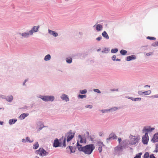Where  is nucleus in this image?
<instances>
[{
  "mask_svg": "<svg viewBox=\"0 0 158 158\" xmlns=\"http://www.w3.org/2000/svg\"><path fill=\"white\" fill-rule=\"evenodd\" d=\"M77 146L79 151L83 152L85 154L88 155L91 154L95 148L93 144H89L82 146L81 145L79 144L78 141L77 143Z\"/></svg>",
  "mask_w": 158,
  "mask_h": 158,
  "instance_id": "1",
  "label": "nucleus"
},
{
  "mask_svg": "<svg viewBox=\"0 0 158 158\" xmlns=\"http://www.w3.org/2000/svg\"><path fill=\"white\" fill-rule=\"evenodd\" d=\"M38 98H41L44 101L47 102L48 101L53 102L54 99L55 97L52 95L43 96L40 95Z\"/></svg>",
  "mask_w": 158,
  "mask_h": 158,
  "instance_id": "2",
  "label": "nucleus"
},
{
  "mask_svg": "<svg viewBox=\"0 0 158 158\" xmlns=\"http://www.w3.org/2000/svg\"><path fill=\"white\" fill-rule=\"evenodd\" d=\"M130 141H129V144L130 145H134L138 143L139 140V137L136 136L131 135L129 136Z\"/></svg>",
  "mask_w": 158,
  "mask_h": 158,
  "instance_id": "3",
  "label": "nucleus"
},
{
  "mask_svg": "<svg viewBox=\"0 0 158 158\" xmlns=\"http://www.w3.org/2000/svg\"><path fill=\"white\" fill-rule=\"evenodd\" d=\"M35 153L37 154H39L40 156H45L48 155L49 153L43 148H40L38 150H36Z\"/></svg>",
  "mask_w": 158,
  "mask_h": 158,
  "instance_id": "4",
  "label": "nucleus"
},
{
  "mask_svg": "<svg viewBox=\"0 0 158 158\" xmlns=\"http://www.w3.org/2000/svg\"><path fill=\"white\" fill-rule=\"evenodd\" d=\"M123 149L122 148L119 144L115 147L114 148V151L116 155L119 156L122 154V152L123 151Z\"/></svg>",
  "mask_w": 158,
  "mask_h": 158,
  "instance_id": "5",
  "label": "nucleus"
},
{
  "mask_svg": "<svg viewBox=\"0 0 158 158\" xmlns=\"http://www.w3.org/2000/svg\"><path fill=\"white\" fill-rule=\"evenodd\" d=\"M75 133L72 132V130H70L69 132L66 133L65 136L67 137V141L68 142L70 141L74 137Z\"/></svg>",
  "mask_w": 158,
  "mask_h": 158,
  "instance_id": "6",
  "label": "nucleus"
},
{
  "mask_svg": "<svg viewBox=\"0 0 158 158\" xmlns=\"http://www.w3.org/2000/svg\"><path fill=\"white\" fill-rule=\"evenodd\" d=\"M129 144V141L128 140L125 139L122 141L119 145L122 146V148L123 149H125L127 147L128 145Z\"/></svg>",
  "mask_w": 158,
  "mask_h": 158,
  "instance_id": "7",
  "label": "nucleus"
},
{
  "mask_svg": "<svg viewBox=\"0 0 158 158\" xmlns=\"http://www.w3.org/2000/svg\"><path fill=\"white\" fill-rule=\"evenodd\" d=\"M44 127L43 123L40 121H38L36 123V129L38 131H40Z\"/></svg>",
  "mask_w": 158,
  "mask_h": 158,
  "instance_id": "8",
  "label": "nucleus"
},
{
  "mask_svg": "<svg viewBox=\"0 0 158 158\" xmlns=\"http://www.w3.org/2000/svg\"><path fill=\"white\" fill-rule=\"evenodd\" d=\"M53 147L55 148H57L61 146V143L60 141V139H56L54 140L53 145Z\"/></svg>",
  "mask_w": 158,
  "mask_h": 158,
  "instance_id": "9",
  "label": "nucleus"
},
{
  "mask_svg": "<svg viewBox=\"0 0 158 158\" xmlns=\"http://www.w3.org/2000/svg\"><path fill=\"white\" fill-rule=\"evenodd\" d=\"M40 26L39 25L34 26L29 31L31 35H33L34 32H36L38 31Z\"/></svg>",
  "mask_w": 158,
  "mask_h": 158,
  "instance_id": "10",
  "label": "nucleus"
},
{
  "mask_svg": "<svg viewBox=\"0 0 158 158\" xmlns=\"http://www.w3.org/2000/svg\"><path fill=\"white\" fill-rule=\"evenodd\" d=\"M151 93V91L149 90L147 91H144L141 90L139 91L138 92V94L140 95H149Z\"/></svg>",
  "mask_w": 158,
  "mask_h": 158,
  "instance_id": "11",
  "label": "nucleus"
},
{
  "mask_svg": "<svg viewBox=\"0 0 158 158\" xmlns=\"http://www.w3.org/2000/svg\"><path fill=\"white\" fill-rule=\"evenodd\" d=\"M19 34L22 36L23 37L26 38L29 37L30 35H32L29 31H28L24 32L23 33H19Z\"/></svg>",
  "mask_w": 158,
  "mask_h": 158,
  "instance_id": "12",
  "label": "nucleus"
},
{
  "mask_svg": "<svg viewBox=\"0 0 158 158\" xmlns=\"http://www.w3.org/2000/svg\"><path fill=\"white\" fill-rule=\"evenodd\" d=\"M147 137H148V133L145 132V135L143 136L142 138V142L144 144H147L148 139Z\"/></svg>",
  "mask_w": 158,
  "mask_h": 158,
  "instance_id": "13",
  "label": "nucleus"
},
{
  "mask_svg": "<svg viewBox=\"0 0 158 158\" xmlns=\"http://www.w3.org/2000/svg\"><path fill=\"white\" fill-rule=\"evenodd\" d=\"M93 27H95L97 31H100L102 29L103 26L100 24H96L93 26Z\"/></svg>",
  "mask_w": 158,
  "mask_h": 158,
  "instance_id": "14",
  "label": "nucleus"
},
{
  "mask_svg": "<svg viewBox=\"0 0 158 158\" xmlns=\"http://www.w3.org/2000/svg\"><path fill=\"white\" fill-rule=\"evenodd\" d=\"M66 137H62L60 139V141L61 143V145L62 144V147L65 148L66 146Z\"/></svg>",
  "mask_w": 158,
  "mask_h": 158,
  "instance_id": "15",
  "label": "nucleus"
},
{
  "mask_svg": "<svg viewBox=\"0 0 158 158\" xmlns=\"http://www.w3.org/2000/svg\"><path fill=\"white\" fill-rule=\"evenodd\" d=\"M98 145V150L100 153H101L102 152V147L103 146H104L105 145L103 144L102 142L98 141L97 143Z\"/></svg>",
  "mask_w": 158,
  "mask_h": 158,
  "instance_id": "16",
  "label": "nucleus"
},
{
  "mask_svg": "<svg viewBox=\"0 0 158 158\" xmlns=\"http://www.w3.org/2000/svg\"><path fill=\"white\" fill-rule=\"evenodd\" d=\"M14 99V97L12 95L6 96V97L5 100L6 101L9 102H11Z\"/></svg>",
  "mask_w": 158,
  "mask_h": 158,
  "instance_id": "17",
  "label": "nucleus"
},
{
  "mask_svg": "<svg viewBox=\"0 0 158 158\" xmlns=\"http://www.w3.org/2000/svg\"><path fill=\"white\" fill-rule=\"evenodd\" d=\"M48 33L50 35H52L55 37H56L58 36V33L56 31L51 30L50 29L48 30Z\"/></svg>",
  "mask_w": 158,
  "mask_h": 158,
  "instance_id": "18",
  "label": "nucleus"
},
{
  "mask_svg": "<svg viewBox=\"0 0 158 158\" xmlns=\"http://www.w3.org/2000/svg\"><path fill=\"white\" fill-rule=\"evenodd\" d=\"M60 98L64 101H65L66 102H68L69 101V98L67 95L63 94L61 95Z\"/></svg>",
  "mask_w": 158,
  "mask_h": 158,
  "instance_id": "19",
  "label": "nucleus"
},
{
  "mask_svg": "<svg viewBox=\"0 0 158 158\" xmlns=\"http://www.w3.org/2000/svg\"><path fill=\"white\" fill-rule=\"evenodd\" d=\"M152 141L153 143H155L158 141V133L155 134L152 139Z\"/></svg>",
  "mask_w": 158,
  "mask_h": 158,
  "instance_id": "20",
  "label": "nucleus"
},
{
  "mask_svg": "<svg viewBox=\"0 0 158 158\" xmlns=\"http://www.w3.org/2000/svg\"><path fill=\"white\" fill-rule=\"evenodd\" d=\"M29 115L28 113H23L21 114L19 117V118L20 120H23L26 117Z\"/></svg>",
  "mask_w": 158,
  "mask_h": 158,
  "instance_id": "21",
  "label": "nucleus"
},
{
  "mask_svg": "<svg viewBox=\"0 0 158 158\" xmlns=\"http://www.w3.org/2000/svg\"><path fill=\"white\" fill-rule=\"evenodd\" d=\"M135 56L134 55H132L130 56H127L126 58V60L127 61H130L132 60H135Z\"/></svg>",
  "mask_w": 158,
  "mask_h": 158,
  "instance_id": "22",
  "label": "nucleus"
},
{
  "mask_svg": "<svg viewBox=\"0 0 158 158\" xmlns=\"http://www.w3.org/2000/svg\"><path fill=\"white\" fill-rule=\"evenodd\" d=\"M110 50H97L98 52L99 55H102L104 53H107Z\"/></svg>",
  "mask_w": 158,
  "mask_h": 158,
  "instance_id": "23",
  "label": "nucleus"
},
{
  "mask_svg": "<svg viewBox=\"0 0 158 158\" xmlns=\"http://www.w3.org/2000/svg\"><path fill=\"white\" fill-rule=\"evenodd\" d=\"M17 119H10L9 120L8 123L10 125H11L15 124L17 122Z\"/></svg>",
  "mask_w": 158,
  "mask_h": 158,
  "instance_id": "24",
  "label": "nucleus"
},
{
  "mask_svg": "<svg viewBox=\"0 0 158 158\" xmlns=\"http://www.w3.org/2000/svg\"><path fill=\"white\" fill-rule=\"evenodd\" d=\"M102 36L106 39H109V36L105 31H104L102 34Z\"/></svg>",
  "mask_w": 158,
  "mask_h": 158,
  "instance_id": "25",
  "label": "nucleus"
},
{
  "mask_svg": "<svg viewBox=\"0 0 158 158\" xmlns=\"http://www.w3.org/2000/svg\"><path fill=\"white\" fill-rule=\"evenodd\" d=\"M69 149L70 151V153H74L75 152V149H74V148L72 146H69L68 147L66 148V149L67 150Z\"/></svg>",
  "mask_w": 158,
  "mask_h": 158,
  "instance_id": "26",
  "label": "nucleus"
},
{
  "mask_svg": "<svg viewBox=\"0 0 158 158\" xmlns=\"http://www.w3.org/2000/svg\"><path fill=\"white\" fill-rule=\"evenodd\" d=\"M33 149L34 150H36L38 149L39 146V145L37 142H36L35 143H34L33 145Z\"/></svg>",
  "mask_w": 158,
  "mask_h": 158,
  "instance_id": "27",
  "label": "nucleus"
},
{
  "mask_svg": "<svg viewBox=\"0 0 158 158\" xmlns=\"http://www.w3.org/2000/svg\"><path fill=\"white\" fill-rule=\"evenodd\" d=\"M154 130V128H151L150 127H149L148 128H144L143 129V131H145L146 132H151Z\"/></svg>",
  "mask_w": 158,
  "mask_h": 158,
  "instance_id": "28",
  "label": "nucleus"
},
{
  "mask_svg": "<svg viewBox=\"0 0 158 158\" xmlns=\"http://www.w3.org/2000/svg\"><path fill=\"white\" fill-rule=\"evenodd\" d=\"M118 109V108L116 107H114L112 108H111L110 109H108L109 111L110 112H113L114 111H115L117 110Z\"/></svg>",
  "mask_w": 158,
  "mask_h": 158,
  "instance_id": "29",
  "label": "nucleus"
},
{
  "mask_svg": "<svg viewBox=\"0 0 158 158\" xmlns=\"http://www.w3.org/2000/svg\"><path fill=\"white\" fill-rule=\"evenodd\" d=\"M26 140L27 143H32L34 140L33 139L31 140L30 138L28 136H26Z\"/></svg>",
  "mask_w": 158,
  "mask_h": 158,
  "instance_id": "30",
  "label": "nucleus"
},
{
  "mask_svg": "<svg viewBox=\"0 0 158 158\" xmlns=\"http://www.w3.org/2000/svg\"><path fill=\"white\" fill-rule=\"evenodd\" d=\"M51 56L49 54L46 55L44 57V60L45 61H48L51 59Z\"/></svg>",
  "mask_w": 158,
  "mask_h": 158,
  "instance_id": "31",
  "label": "nucleus"
},
{
  "mask_svg": "<svg viewBox=\"0 0 158 158\" xmlns=\"http://www.w3.org/2000/svg\"><path fill=\"white\" fill-rule=\"evenodd\" d=\"M78 137L80 139V143H86V140H84V142L83 141V138L81 137V135H79Z\"/></svg>",
  "mask_w": 158,
  "mask_h": 158,
  "instance_id": "32",
  "label": "nucleus"
},
{
  "mask_svg": "<svg viewBox=\"0 0 158 158\" xmlns=\"http://www.w3.org/2000/svg\"><path fill=\"white\" fill-rule=\"evenodd\" d=\"M87 91L86 89L81 90L79 91V93L82 94H84L87 93Z\"/></svg>",
  "mask_w": 158,
  "mask_h": 158,
  "instance_id": "33",
  "label": "nucleus"
},
{
  "mask_svg": "<svg viewBox=\"0 0 158 158\" xmlns=\"http://www.w3.org/2000/svg\"><path fill=\"white\" fill-rule=\"evenodd\" d=\"M66 62L69 64H70L72 62V59L71 58H67L66 59Z\"/></svg>",
  "mask_w": 158,
  "mask_h": 158,
  "instance_id": "34",
  "label": "nucleus"
},
{
  "mask_svg": "<svg viewBox=\"0 0 158 158\" xmlns=\"http://www.w3.org/2000/svg\"><path fill=\"white\" fill-rule=\"evenodd\" d=\"M150 157L149 154L148 152H146L143 156V158H148Z\"/></svg>",
  "mask_w": 158,
  "mask_h": 158,
  "instance_id": "35",
  "label": "nucleus"
},
{
  "mask_svg": "<svg viewBox=\"0 0 158 158\" xmlns=\"http://www.w3.org/2000/svg\"><path fill=\"white\" fill-rule=\"evenodd\" d=\"M120 53L122 55H125L127 53V51L125 50H121L120 51Z\"/></svg>",
  "mask_w": 158,
  "mask_h": 158,
  "instance_id": "36",
  "label": "nucleus"
},
{
  "mask_svg": "<svg viewBox=\"0 0 158 158\" xmlns=\"http://www.w3.org/2000/svg\"><path fill=\"white\" fill-rule=\"evenodd\" d=\"M142 154L141 152L137 154L136 156L134 157V158H141V156Z\"/></svg>",
  "mask_w": 158,
  "mask_h": 158,
  "instance_id": "37",
  "label": "nucleus"
},
{
  "mask_svg": "<svg viewBox=\"0 0 158 158\" xmlns=\"http://www.w3.org/2000/svg\"><path fill=\"white\" fill-rule=\"evenodd\" d=\"M78 97L79 98L81 99H83L84 98H86V95L79 94L78 96Z\"/></svg>",
  "mask_w": 158,
  "mask_h": 158,
  "instance_id": "38",
  "label": "nucleus"
},
{
  "mask_svg": "<svg viewBox=\"0 0 158 158\" xmlns=\"http://www.w3.org/2000/svg\"><path fill=\"white\" fill-rule=\"evenodd\" d=\"M100 111L103 113H106L109 111L108 109L101 110H100Z\"/></svg>",
  "mask_w": 158,
  "mask_h": 158,
  "instance_id": "39",
  "label": "nucleus"
},
{
  "mask_svg": "<svg viewBox=\"0 0 158 158\" xmlns=\"http://www.w3.org/2000/svg\"><path fill=\"white\" fill-rule=\"evenodd\" d=\"M141 100V98H134L133 101L136 102L137 101H140Z\"/></svg>",
  "mask_w": 158,
  "mask_h": 158,
  "instance_id": "40",
  "label": "nucleus"
},
{
  "mask_svg": "<svg viewBox=\"0 0 158 158\" xmlns=\"http://www.w3.org/2000/svg\"><path fill=\"white\" fill-rule=\"evenodd\" d=\"M152 45L154 47L158 46V41H156L152 44Z\"/></svg>",
  "mask_w": 158,
  "mask_h": 158,
  "instance_id": "41",
  "label": "nucleus"
},
{
  "mask_svg": "<svg viewBox=\"0 0 158 158\" xmlns=\"http://www.w3.org/2000/svg\"><path fill=\"white\" fill-rule=\"evenodd\" d=\"M147 39L150 40H155L156 38L154 37L148 36Z\"/></svg>",
  "mask_w": 158,
  "mask_h": 158,
  "instance_id": "42",
  "label": "nucleus"
},
{
  "mask_svg": "<svg viewBox=\"0 0 158 158\" xmlns=\"http://www.w3.org/2000/svg\"><path fill=\"white\" fill-rule=\"evenodd\" d=\"M158 152V144H156V148L155 150L154 151V152Z\"/></svg>",
  "mask_w": 158,
  "mask_h": 158,
  "instance_id": "43",
  "label": "nucleus"
},
{
  "mask_svg": "<svg viewBox=\"0 0 158 158\" xmlns=\"http://www.w3.org/2000/svg\"><path fill=\"white\" fill-rule=\"evenodd\" d=\"M93 91L94 92L98 94H100L101 93L100 91L98 89H94Z\"/></svg>",
  "mask_w": 158,
  "mask_h": 158,
  "instance_id": "44",
  "label": "nucleus"
},
{
  "mask_svg": "<svg viewBox=\"0 0 158 158\" xmlns=\"http://www.w3.org/2000/svg\"><path fill=\"white\" fill-rule=\"evenodd\" d=\"M150 97L151 98H158V94L152 95L150 96Z\"/></svg>",
  "mask_w": 158,
  "mask_h": 158,
  "instance_id": "45",
  "label": "nucleus"
},
{
  "mask_svg": "<svg viewBox=\"0 0 158 158\" xmlns=\"http://www.w3.org/2000/svg\"><path fill=\"white\" fill-rule=\"evenodd\" d=\"M85 107L86 108H89V109H91L93 107L91 105H87L85 106Z\"/></svg>",
  "mask_w": 158,
  "mask_h": 158,
  "instance_id": "46",
  "label": "nucleus"
},
{
  "mask_svg": "<svg viewBox=\"0 0 158 158\" xmlns=\"http://www.w3.org/2000/svg\"><path fill=\"white\" fill-rule=\"evenodd\" d=\"M153 54V52H150L149 53H146V55L147 56H149L151 55H152Z\"/></svg>",
  "mask_w": 158,
  "mask_h": 158,
  "instance_id": "47",
  "label": "nucleus"
},
{
  "mask_svg": "<svg viewBox=\"0 0 158 158\" xmlns=\"http://www.w3.org/2000/svg\"><path fill=\"white\" fill-rule=\"evenodd\" d=\"M6 96L2 94L0 95V98H2L3 99H6Z\"/></svg>",
  "mask_w": 158,
  "mask_h": 158,
  "instance_id": "48",
  "label": "nucleus"
},
{
  "mask_svg": "<svg viewBox=\"0 0 158 158\" xmlns=\"http://www.w3.org/2000/svg\"><path fill=\"white\" fill-rule=\"evenodd\" d=\"M112 137L111 135H109V137L106 139V140H107V142H108V141L110 139H112Z\"/></svg>",
  "mask_w": 158,
  "mask_h": 158,
  "instance_id": "49",
  "label": "nucleus"
},
{
  "mask_svg": "<svg viewBox=\"0 0 158 158\" xmlns=\"http://www.w3.org/2000/svg\"><path fill=\"white\" fill-rule=\"evenodd\" d=\"M116 56L115 55H113L112 57V59L113 61H115L116 60Z\"/></svg>",
  "mask_w": 158,
  "mask_h": 158,
  "instance_id": "50",
  "label": "nucleus"
},
{
  "mask_svg": "<svg viewBox=\"0 0 158 158\" xmlns=\"http://www.w3.org/2000/svg\"><path fill=\"white\" fill-rule=\"evenodd\" d=\"M102 39V37H101V36H99L96 38V40L98 41H99Z\"/></svg>",
  "mask_w": 158,
  "mask_h": 158,
  "instance_id": "51",
  "label": "nucleus"
},
{
  "mask_svg": "<svg viewBox=\"0 0 158 158\" xmlns=\"http://www.w3.org/2000/svg\"><path fill=\"white\" fill-rule=\"evenodd\" d=\"M112 138L113 139H116L117 138V137L115 134H113V136H112Z\"/></svg>",
  "mask_w": 158,
  "mask_h": 158,
  "instance_id": "52",
  "label": "nucleus"
},
{
  "mask_svg": "<svg viewBox=\"0 0 158 158\" xmlns=\"http://www.w3.org/2000/svg\"><path fill=\"white\" fill-rule=\"evenodd\" d=\"M118 50H111L112 53H115L118 51Z\"/></svg>",
  "mask_w": 158,
  "mask_h": 158,
  "instance_id": "53",
  "label": "nucleus"
},
{
  "mask_svg": "<svg viewBox=\"0 0 158 158\" xmlns=\"http://www.w3.org/2000/svg\"><path fill=\"white\" fill-rule=\"evenodd\" d=\"M27 79H25L24 82H23V86H25V83L27 82Z\"/></svg>",
  "mask_w": 158,
  "mask_h": 158,
  "instance_id": "54",
  "label": "nucleus"
},
{
  "mask_svg": "<svg viewBox=\"0 0 158 158\" xmlns=\"http://www.w3.org/2000/svg\"><path fill=\"white\" fill-rule=\"evenodd\" d=\"M21 141L23 143H25L27 142L26 139H22Z\"/></svg>",
  "mask_w": 158,
  "mask_h": 158,
  "instance_id": "55",
  "label": "nucleus"
},
{
  "mask_svg": "<svg viewBox=\"0 0 158 158\" xmlns=\"http://www.w3.org/2000/svg\"><path fill=\"white\" fill-rule=\"evenodd\" d=\"M118 142L119 143H120L122 142V139L121 138H118Z\"/></svg>",
  "mask_w": 158,
  "mask_h": 158,
  "instance_id": "56",
  "label": "nucleus"
},
{
  "mask_svg": "<svg viewBox=\"0 0 158 158\" xmlns=\"http://www.w3.org/2000/svg\"><path fill=\"white\" fill-rule=\"evenodd\" d=\"M150 158H156L154 156V154H151L150 156Z\"/></svg>",
  "mask_w": 158,
  "mask_h": 158,
  "instance_id": "57",
  "label": "nucleus"
},
{
  "mask_svg": "<svg viewBox=\"0 0 158 158\" xmlns=\"http://www.w3.org/2000/svg\"><path fill=\"white\" fill-rule=\"evenodd\" d=\"M134 98H133L132 97H130V99H131L132 101H133V100Z\"/></svg>",
  "mask_w": 158,
  "mask_h": 158,
  "instance_id": "58",
  "label": "nucleus"
},
{
  "mask_svg": "<svg viewBox=\"0 0 158 158\" xmlns=\"http://www.w3.org/2000/svg\"><path fill=\"white\" fill-rule=\"evenodd\" d=\"M3 122L0 121V125H3Z\"/></svg>",
  "mask_w": 158,
  "mask_h": 158,
  "instance_id": "59",
  "label": "nucleus"
},
{
  "mask_svg": "<svg viewBox=\"0 0 158 158\" xmlns=\"http://www.w3.org/2000/svg\"><path fill=\"white\" fill-rule=\"evenodd\" d=\"M115 60L116 61H120L121 60L120 59H116Z\"/></svg>",
  "mask_w": 158,
  "mask_h": 158,
  "instance_id": "60",
  "label": "nucleus"
},
{
  "mask_svg": "<svg viewBox=\"0 0 158 158\" xmlns=\"http://www.w3.org/2000/svg\"><path fill=\"white\" fill-rule=\"evenodd\" d=\"M150 87V86L148 85H145L144 86V87Z\"/></svg>",
  "mask_w": 158,
  "mask_h": 158,
  "instance_id": "61",
  "label": "nucleus"
},
{
  "mask_svg": "<svg viewBox=\"0 0 158 158\" xmlns=\"http://www.w3.org/2000/svg\"><path fill=\"white\" fill-rule=\"evenodd\" d=\"M130 97H129V96H126V98H128V99H130Z\"/></svg>",
  "mask_w": 158,
  "mask_h": 158,
  "instance_id": "62",
  "label": "nucleus"
},
{
  "mask_svg": "<svg viewBox=\"0 0 158 158\" xmlns=\"http://www.w3.org/2000/svg\"><path fill=\"white\" fill-rule=\"evenodd\" d=\"M84 140H86V139L85 138H83V141L84 142Z\"/></svg>",
  "mask_w": 158,
  "mask_h": 158,
  "instance_id": "63",
  "label": "nucleus"
},
{
  "mask_svg": "<svg viewBox=\"0 0 158 158\" xmlns=\"http://www.w3.org/2000/svg\"><path fill=\"white\" fill-rule=\"evenodd\" d=\"M35 158H40L39 157L37 156H35Z\"/></svg>",
  "mask_w": 158,
  "mask_h": 158,
  "instance_id": "64",
  "label": "nucleus"
}]
</instances>
